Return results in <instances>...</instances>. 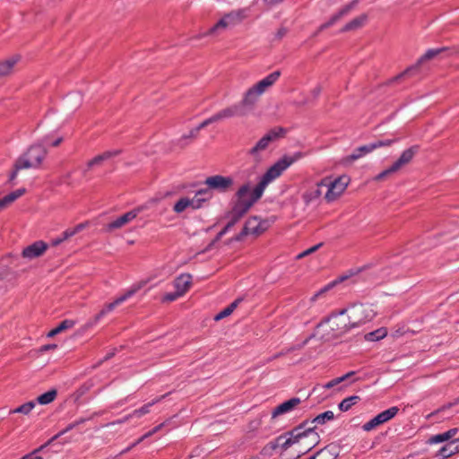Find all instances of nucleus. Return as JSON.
<instances>
[{"label":"nucleus","instance_id":"1","mask_svg":"<svg viewBox=\"0 0 459 459\" xmlns=\"http://www.w3.org/2000/svg\"><path fill=\"white\" fill-rule=\"evenodd\" d=\"M297 160L296 157L284 156L272 165L263 175L258 184L250 192L248 184L241 186L236 193L237 202L229 213L230 221L217 234L212 244L219 241L263 196L267 186L278 178L291 164Z\"/></svg>","mask_w":459,"mask_h":459},{"label":"nucleus","instance_id":"2","mask_svg":"<svg viewBox=\"0 0 459 459\" xmlns=\"http://www.w3.org/2000/svg\"><path fill=\"white\" fill-rule=\"evenodd\" d=\"M307 421L294 428L291 431L278 437L274 442L269 443V447L273 450L281 447L287 450L295 444H302L305 451H309L319 439V435L314 430V428L307 427Z\"/></svg>","mask_w":459,"mask_h":459},{"label":"nucleus","instance_id":"3","mask_svg":"<svg viewBox=\"0 0 459 459\" xmlns=\"http://www.w3.org/2000/svg\"><path fill=\"white\" fill-rule=\"evenodd\" d=\"M280 75V71H274L250 87L244 93L242 100L238 103L247 116L255 108L259 98L268 88L275 83Z\"/></svg>","mask_w":459,"mask_h":459},{"label":"nucleus","instance_id":"4","mask_svg":"<svg viewBox=\"0 0 459 459\" xmlns=\"http://www.w3.org/2000/svg\"><path fill=\"white\" fill-rule=\"evenodd\" d=\"M47 154L48 151L40 142L34 143L17 159V169H38Z\"/></svg>","mask_w":459,"mask_h":459},{"label":"nucleus","instance_id":"5","mask_svg":"<svg viewBox=\"0 0 459 459\" xmlns=\"http://www.w3.org/2000/svg\"><path fill=\"white\" fill-rule=\"evenodd\" d=\"M374 316L375 312L370 306L364 304L354 305L351 308L349 323L344 324L342 327H337L336 330L339 331L340 333H345L351 328L359 327L367 321H370ZM335 325L338 326V324Z\"/></svg>","mask_w":459,"mask_h":459},{"label":"nucleus","instance_id":"6","mask_svg":"<svg viewBox=\"0 0 459 459\" xmlns=\"http://www.w3.org/2000/svg\"><path fill=\"white\" fill-rule=\"evenodd\" d=\"M144 285V282H139L137 284H134L130 289H128L123 295L117 297L113 302L106 304L102 309L89 322V325L92 326L104 317L107 314L113 311L117 306L124 303L129 298L133 297L138 290H140Z\"/></svg>","mask_w":459,"mask_h":459},{"label":"nucleus","instance_id":"7","mask_svg":"<svg viewBox=\"0 0 459 459\" xmlns=\"http://www.w3.org/2000/svg\"><path fill=\"white\" fill-rule=\"evenodd\" d=\"M247 17L245 10L233 11L224 15L216 24H214L204 35L215 33L218 30H225L228 27L235 26L240 23Z\"/></svg>","mask_w":459,"mask_h":459},{"label":"nucleus","instance_id":"8","mask_svg":"<svg viewBox=\"0 0 459 459\" xmlns=\"http://www.w3.org/2000/svg\"><path fill=\"white\" fill-rule=\"evenodd\" d=\"M349 183V179L346 177H339L333 181L328 179L321 180V185L327 187L325 193V199L328 202H333L337 199L346 189Z\"/></svg>","mask_w":459,"mask_h":459},{"label":"nucleus","instance_id":"9","mask_svg":"<svg viewBox=\"0 0 459 459\" xmlns=\"http://www.w3.org/2000/svg\"><path fill=\"white\" fill-rule=\"evenodd\" d=\"M286 130L282 127H275L271 129L265 135H264L256 144L251 148L248 153L256 158L261 152H264L267 149L270 143L282 137L285 134Z\"/></svg>","mask_w":459,"mask_h":459},{"label":"nucleus","instance_id":"10","mask_svg":"<svg viewBox=\"0 0 459 459\" xmlns=\"http://www.w3.org/2000/svg\"><path fill=\"white\" fill-rule=\"evenodd\" d=\"M267 226L266 221H260L257 217H251L246 221L241 232L236 236L235 240L240 241L249 234L259 236L266 230Z\"/></svg>","mask_w":459,"mask_h":459},{"label":"nucleus","instance_id":"11","mask_svg":"<svg viewBox=\"0 0 459 459\" xmlns=\"http://www.w3.org/2000/svg\"><path fill=\"white\" fill-rule=\"evenodd\" d=\"M204 184L208 186V190H217L219 192L228 191L233 185V178L230 177H223L221 175H215L208 177Z\"/></svg>","mask_w":459,"mask_h":459},{"label":"nucleus","instance_id":"12","mask_svg":"<svg viewBox=\"0 0 459 459\" xmlns=\"http://www.w3.org/2000/svg\"><path fill=\"white\" fill-rule=\"evenodd\" d=\"M448 48H432L429 49L418 61L417 65L411 66L404 70L403 73L398 74L397 76L394 77L392 82H396L398 80H401L402 78H404L405 76H408L412 74V72L416 71L420 65V64L423 63L424 61L430 60L442 52L447 51Z\"/></svg>","mask_w":459,"mask_h":459},{"label":"nucleus","instance_id":"13","mask_svg":"<svg viewBox=\"0 0 459 459\" xmlns=\"http://www.w3.org/2000/svg\"><path fill=\"white\" fill-rule=\"evenodd\" d=\"M47 249L48 245L44 241L39 240L26 247L22 255L24 258L31 260L42 255Z\"/></svg>","mask_w":459,"mask_h":459},{"label":"nucleus","instance_id":"14","mask_svg":"<svg viewBox=\"0 0 459 459\" xmlns=\"http://www.w3.org/2000/svg\"><path fill=\"white\" fill-rule=\"evenodd\" d=\"M214 115H215L218 122L221 121L223 119L231 118L234 117H246L247 116L238 102L218 111Z\"/></svg>","mask_w":459,"mask_h":459},{"label":"nucleus","instance_id":"15","mask_svg":"<svg viewBox=\"0 0 459 459\" xmlns=\"http://www.w3.org/2000/svg\"><path fill=\"white\" fill-rule=\"evenodd\" d=\"M140 211H141V209H134V210H132V211L123 214L122 216L117 218L115 221L108 223L107 225V230L108 231H112L114 230L122 228L126 224L132 221L134 218H136V216L138 215Z\"/></svg>","mask_w":459,"mask_h":459},{"label":"nucleus","instance_id":"16","mask_svg":"<svg viewBox=\"0 0 459 459\" xmlns=\"http://www.w3.org/2000/svg\"><path fill=\"white\" fill-rule=\"evenodd\" d=\"M301 403V400L298 397H293L288 401L283 402L280 405H278L272 413L273 418H276L279 415L287 413L290 411H292L294 408H296L299 403Z\"/></svg>","mask_w":459,"mask_h":459},{"label":"nucleus","instance_id":"17","mask_svg":"<svg viewBox=\"0 0 459 459\" xmlns=\"http://www.w3.org/2000/svg\"><path fill=\"white\" fill-rule=\"evenodd\" d=\"M191 284L192 277L190 274L186 273L180 274L173 281L175 290H177L181 296L185 295V293L189 290Z\"/></svg>","mask_w":459,"mask_h":459},{"label":"nucleus","instance_id":"18","mask_svg":"<svg viewBox=\"0 0 459 459\" xmlns=\"http://www.w3.org/2000/svg\"><path fill=\"white\" fill-rule=\"evenodd\" d=\"M418 149L419 147L415 145L403 151L399 159L394 163L395 167L400 169L402 167L410 163L417 153Z\"/></svg>","mask_w":459,"mask_h":459},{"label":"nucleus","instance_id":"19","mask_svg":"<svg viewBox=\"0 0 459 459\" xmlns=\"http://www.w3.org/2000/svg\"><path fill=\"white\" fill-rule=\"evenodd\" d=\"M20 61L19 56H13L6 60L0 62V77L10 75L15 65Z\"/></svg>","mask_w":459,"mask_h":459},{"label":"nucleus","instance_id":"20","mask_svg":"<svg viewBox=\"0 0 459 459\" xmlns=\"http://www.w3.org/2000/svg\"><path fill=\"white\" fill-rule=\"evenodd\" d=\"M458 432H459V429H457V428L450 429L449 430H447L444 433H440V434L434 435V436L430 437L428 443L430 445H433V444L448 441V440L452 439Z\"/></svg>","mask_w":459,"mask_h":459},{"label":"nucleus","instance_id":"21","mask_svg":"<svg viewBox=\"0 0 459 459\" xmlns=\"http://www.w3.org/2000/svg\"><path fill=\"white\" fill-rule=\"evenodd\" d=\"M352 7H353V4H350L345 5L344 7H342L337 13L333 14L327 22L323 23L319 27L318 30L321 31V30H323L325 29L329 28L330 26L333 25L342 17H343L344 15H347L351 12Z\"/></svg>","mask_w":459,"mask_h":459},{"label":"nucleus","instance_id":"22","mask_svg":"<svg viewBox=\"0 0 459 459\" xmlns=\"http://www.w3.org/2000/svg\"><path fill=\"white\" fill-rule=\"evenodd\" d=\"M211 197V194L208 189H201L196 192L195 195L193 198H190L192 209H199L203 203L207 201Z\"/></svg>","mask_w":459,"mask_h":459},{"label":"nucleus","instance_id":"23","mask_svg":"<svg viewBox=\"0 0 459 459\" xmlns=\"http://www.w3.org/2000/svg\"><path fill=\"white\" fill-rule=\"evenodd\" d=\"M394 142V140H378L374 143L359 147V151L361 152L362 156H364L377 148L390 146Z\"/></svg>","mask_w":459,"mask_h":459},{"label":"nucleus","instance_id":"24","mask_svg":"<svg viewBox=\"0 0 459 459\" xmlns=\"http://www.w3.org/2000/svg\"><path fill=\"white\" fill-rule=\"evenodd\" d=\"M119 154V151H107L100 155H97L93 159L88 161L87 167L88 169H91L94 166L100 165L103 161L109 160L112 157H115Z\"/></svg>","mask_w":459,"mask_h":459},{"label":"nucleus","instance_id":"25","mask_svg":"<svg viewBox=\"0 0 459 459\" xmlns=\"http://www.w3.org/2000/svg\"><path fill=\"white\" fill-rule=\"evenodd\" d=\"M169 394H165L160 397H157L155 399H153L152 402L144 404L143 406H142L141 408L137 409V410H134L133 412H132V415L134 417H136V418H140L147 413L150 412L151 411V407L153 406L154 404L161 402L164 398H166L168 396Z\"/></svg>","mask_w":459,"mask_h":459},{"label":"nucleus","instance_id":"26","mask_svg":"<svg viewBox=\"0 0 459 459\" xmlns=\"http://www.w3.org/2000/svg\"><path fill=\"white\" fill-rule=\"evenodd\" d=\"M367 19L368 16L366 14H361L351 20L350 22L346 23L345 26L341 30V31L345 32L350 30H356L365 24Z\"/></svg>","mask_w":459,"mask_h":459},{"label":"nucleus","instance_id":"27","mask_svg":"<svg viewBox=\"0 0 459 459\" xmlns=\"http://www.w3.org/2000/svg\"><path fill=\"white\" fill-rule=\"evenodd\" d=\"M26 192L25 188L17 189L0 199V208H4L8 204L14 202L16 199L21 197Z\"/></svg>","mask_w":459,"mask_h":459},{"label":"nucleus","instance_id":"28","mask_svg":"<svg viewBox=\"0 0 459 459\" xmlns=\"http://www.w3.org/2000/svg\"><path fill=\"white\" fill-rule=\"evenodd\" d=\"M399 411V408L396 406L390 407L389 409L378 413L377 415V420L382 424H385L394 418Z\"/></svg>","mask_w":459,"mask_h":459},{"label":"nucleus","instance_id":"29","mask_svg":"<svg viewBox=\"0 0 459 459\" xmlns=\"http://www.w3.org/2000/svg\"><path fill=\"white\" fill-rule=\"evenodd\" d=\"M57 395V391L56 389H51L37 397V403L42 405L51 403Z\"/></svg>","mask_w":459,"mask_h":459},{"label":"nucleus","instance_id":"30","mask_svg":"<svg viewBox=\"0 0 459 459\" xmlns=\"http://www.w3.org/2000/svg\"><path fill=\"white\" fill-rule=\"evenodd\" d=\"M324 186V185H321V182L316 184V186L314 187H311L309 190H307L304 195H303V199L307 202V203H309L311 202L312 200L316 199V198H318L321 195H322V191H321V187Z\"/></svg>","mask_w":459,"mask_h":459},{"label":"nucleus","instance_id":"31","mask_svg":"<svg viewBox=\"0 0 459 459\" xmlns=\"http://www.w3.org/2000/svg\"><path fill=\"white\" fill-rule=\"evenodd\" d=\"M241 299H237L231 304H230L227 307L222 309L220 313H218L214 316L215 321H219L226 316H229L238 307V305L241 302Z\"/></svg>","mask_w":459,"mask_h":459},{"label":"nucleus","instance_id":"32","mask_svg":"<svg viewBox=\"0 0 459 459\" xmlns=\"http://www.w3.org/2000/svg\"><path fill=\"white\" fill-rule=\"evenodd\" d=\"M360 400V398L358 396V395H352V396H350V397H347L345 399H343L340 403H339V409L342 411H349L354 404H356Z\"/></svg>","mask_w":459,"mask_h":459},{"label":"nucleus","instance_id":"33","mask_svg":"<svg viewBox=\"0 0 459 459\" xmlns=\"http://www.w3.org/2000/svg\"><path fill=\"white\" fill-rule=\"evenodd\" d=\"M334 419V414L332 411H326L316 417H315L311 423H315L317 425H323L326 423L327 421H331Z\"/></svg>","mask_w":459,"mask_h":459},{"label":"nucleus","instance_id":"34","mask_svg":"<svg viewBox=\"0 0 459 459\" xmlns=\"http://www.w3.org/2000/svg\"><path fill=\"white\" fill-rule=\"evenodd\" d=\"M387 334V330L384 327L370 332L365 335L367 341L374 342L378 341L385 337Z\"/></svg>","mask_w":459,"mask_h":459},{"label":"nucleus","instance_id":"35","mask_svg":"<svg viewBox=\"0 0 459 459\" xmlns=\"http://www.w3.org/2000/svg\"><path fill=\"white\" fill-rule=\"evenodd\" d=\"M88 223L87 222H83V223H80L78 225H76L75 227L74 228H69V229H66L63 233V239H68L70 238H72L73 236H74L75 234L79 233L80 231H82V230H84L86 227H87Z\"/></svg>","mask_w":459,"mask_h":459},{"label":"nucleus","instance_id":"36","mask_svg":"<svg viewBox=\"0 0 459 459\" xmlns=\"http://www.w3.org/2000/svg\"><path fill=\"white\" fill-rule=\"evenodd\" d=\"M35 405H36V402L30 401L28 403H25L18 406L17 408L13 409V410H12L10 411V413H22L24 415H28L32 411V409L35 407Z\"/></svg>","mask_w":459,"mask_h":459},{"label":"nucleus","instance_id":"37","mask_svg":"<svg viewBox=\"0 0 459 459\" xmlns=\"http://www.w3.org/2000/svg\"><path fill=\"white\" fill-rule=\"evenodd\" d=\"M354 375H355V371H350L347 374H345V375H343V376H342L340 377H336V378L327 382L324 385V388L330 389V388H332V387L341 384L342 382L350 379Z\"/></svg>","mask_w":459,"mask_h":459},{"label":"nucleus","instance_id":"38","mask_svg":"<svg viewBox=\"0 0 459 459\" xmlns=\"http://www.w3.org/2000/svg\"><path fill=\"white\" fill-rule=\"evenodd\" d=\"M190 205H191L190 198H188V197H182L174 204L173 211L176 213H181L184 211H186V209L190 207Z\"/></svg>","mask_w":459,"mask_h":459},{"label":"nucleus","instance_id":"39","mask_svg":"<svg viewBox=\"0 0 459 459\" xmlns=\"http://www.w3.org/2000/svg\"><path fill=\"white\" fill-rule=\"evenodd\" d=\"M398 170L399 169L395 167V165L393 164L388 169H386L383 170L382 172H380L379 174H377L374 178V180H376V181H382V180L385 179L387 177H389L390 175L397 172Z\"/></svg>","mask_w":459,"mask_h":459},{"label":"nucleus","instance_id":"40","mask_svg":"<svg viewBox=\"0 0 459 459\" xmlns=\"http://www.w3.org/2000/svg\"><path fill=\"white\" fill-rule=\"evenodd\" d=\"M454 444H451V442L445 445L441 449L438 451V455H440L442 458H448L454 455H455V452L454 451L453 447Z\"/></svg>","mask_w":459,"mask_h":459},{"label":"nucleus","instance_id":"41","mask_svg":"<svg viewBox=\"0 0 459 459\" xmlns=\"http://www.w3.org/2000/svg\"><path fill=\"white\" fill-rule=\"evenodd\" d=\"M63 142V137H57L56 139L51 141V136L46 135L40 140V143L43 144V146L50 145L53 147H57L61 143Z\"/></svg>","mask_w":459,"mask_h":459},{"label":"nucleus","instance_id":"42","mask_svg":"<svg viewBox=\"0 0 459 459\" xmlns=\"http://www.w3.org/2000/svg\"><path fill=\"white\" fill-rule=\"evenodd\" d=\"M351 275H342L339 277L338 279V281L342 282V281H344L345 280H347ZM337 282V281H333V283L331 284H328L327 286H325V288H323L322 290H320L318 292H316L313 297H312V300H316L322 293L327 291L328 290L331 289L332 286H333L335 283Z\"/></svg>","mask_w":459,"mask_h":459},{"label":"nucleus","instance_id":"43","mask_svg":"<svg viewBox=\"0 0 459 459\" xmlns=\"http://www.w3.org/2000/svg\"><path fill=\"white\" fill-rule=\"evenodd\" d=\"M381 425V423L379 422V420H377V417L375 416L374 418H372L370 420H368V422L364 423L363 426H362V429L364 431H367V432H369L375 429H377V427H379Z\"/></svg>","mask_w":459,"mask_h":459},{"label":"nucleus","instance_id":"44","mask_svg":"<svg viewBox=\"0 0 459 459\" xmlns=\"http://www.w3.org/2000/svg\"><path fill=\"white\" fill-rule=\"evenodd\" d=\"M75 325V321L72 319L63 320L58 325V330L60 333L71 329Z\"/></svg>","mask_w":459,"mask_h":459},{"label":"nucleus","instance_id":"45","mask_svg":"<svg viewBox=\"0 0 459 459\" xmlns=\"http://www.w3.org/2000/svg\"><path fill=\"white\" fill-rule=\"evenodd\" d=\"M180 297H182V296L180 294H178V292L177 290H175L174 292L166 293L161 298V301L162 302H172V301L177 300Z\"/></svg>","mask_w":459,"mask_h":459},{"label":"nucleus","instance_id":"46","mask_svg":"<svg viewBox=\"0 0 459 459\" xmlns=\"http://www.w3.org/2000/svg\"><path fill=\"white\" fill-rule=\"evenodd\" d=\"M215 122H218L217 121V118L215 117V115H212V117H210L209 118L204 120L201 124H199L198 126H196L199 131L204 127H206L207 126L212 124V123H215Z\"/></svg>","mask_w":459,"mask_h":459},{"label":"nucleus","instance_id":"47","mask_svg":"<svg viewBox=\"0 0 459 459\" xmlns=\"http://www.w3.org/2000/svg\"><path fill=\"white\" fill-rule=\"evenodd\" d=\"M169 420H166V421L157 425L152 430H150L147 433H145V437H152V435H154L155 433L160 431L163 427H165L169 423Z\"/></svg>","mask_w":459,"mask_h":459},{"label":"nucleus","instance_id":"48","mask_svg":"<svg viewBox=\"0 0 459 459\" xmlns=\"http://www.w3.org/2000/svg\"><path fill=\"white\" fill-rule=\"evenodd\" d=\"M307 342H308V339H306L304 342H302L299 344L292 345L289 348H286V352L290 353L296 350H301L302 348H304L307 345Z\"/></svg>","mask_w":459,"mask_h":459},{"label":"nucleus","instance_id":"49","mask_svg":"<svg viewBox=\"0 0 459 459\" xmlns=\"http://www.w3.org/2000/svg\"><path fill=\"white\" fill-rule=\"evenodd\" d=\"M363 157L361 152L359 151V148L353 151V152L347 157V160L350 161L356 160L359 158Z\"/></svg>","mask_w":459,"mask_h":459},{"label":"nucleus","instance_id":"50","mask_svg":"<svg viewBox=\"0 0 459 459\" xmlns=\"http://www.w3.org/2000/svg\"><path fill=\"white\" fill-rule=\"evenodd\" d=\"M199 132H200L199 129L197 127H195V128L190 130L188 134L184 135L183 138L184 139H186V138L195 139V138L197 137Z\"/></svg>","mask_w":459,"mask_h":459},{"label":"nucleus","instance_id":"51","mask_svg":"<svg viewBox=\"0 0 459 459\" xmlns=\"http://www.w3.org/2000/svg\"><path fill=\"white\" fill-rule=\"evenodd\" d=\"M287 34V29L286 28H280L276 32V38L278 39H282Z\"/></svg>","mask_w":459,"mask_h":459},{"label":"nucleus","instance_id":"52","mask_svg":"<svg viewBox=\"0 0 459 459\" xmlns=\"http://www.w3.org/2000/svg\"><path fill=\"white\" fill-rule=\"evenodd\" d=\"M56 347H57L56 344H46V345H43L40 347V351L44 352V351H48L50 350H55V349H56Z\"/></svg>","mask_w":459,"mask_h":459},{"label":"nucleus","instance_id":"53","mask_svg":"<svg viewBox=\"0 0 459 459\" xmlns=\"http://www.w3.org/2000/svg\"><path fill=\"white\" fill-rule=\"evenodd\" d=\"M132 418H134V416L132 415V413H130V414L125 416L123 419L117 420V421L113 422L112 424H122V423L128 421Z\"/></svg>","mask_w":459,"mask_h":459},{"label":"nucleus","instance_id":"54","mask_svg":"<svg viewBox=\"0 0 459 459\" xmlns=\"http://www.w3.org/2000/svg\"><path fill=\"white\" fill-rule=\"evenodd\" d=\"M65 240V239H63V235L61 234L60 237L53 238L51 240V245L54 246V247H56L58 245H60L62 242H64Z\"/></svg>","mask_w":459,"mask_h":459},{"label":"nucleus","instance_id":"55","mask_svg":"<svg viewBox=\"0 0 459 459\" xmlns=\"http://www.w3.org/2000/svg\"><path fill=\"white\" fill-rule=\"evenodd\" d=\"M13 168H14L13 171L10 175L11 181H13L17 177L18 171L22 169H17V160L15 161Z\"/></svg>","mask_w":459,"mask_h":459},{"label":"nucleus","instance_id":"56","mask_svg":"<svg viewBox=\"0 0 459 459\" xmlns=\"http://www.w3.org/2000/svg\"><path fill=\"white\" fill-rule=\"evenodd\" d=\"M450 442L454 444L453 447L455 454L459 453V438L453 439Z\"/></svg>","mask_w":459,"mask_h":459},{"label":"nucleus","instance_id":"57","mask_svg":"<svg viewBox=\"0 0 459 459\" xmlns=\"http://www.w3.org/2000/svg\"><path fill=\"white\" fill-rule=\"evenodd\" d=\"M290 352H286V349H283L281 350V351H279L278 353L274 354L271 359H276L280 357H282V356H285L287 354H289Z\"/></svg>","mask_w":459,"mask_h":459},{"label":"nucleus","instance_id":"58","mask_svg":"<svg viewBox=\"0 0 459 459\" xmlns=\"http://www.w3.org/2000/svg\"><path fill=\"white\" fill-rule=\"evenodd\" d=\"M58 333H60V332L58 330V327L56 326V327H55L54 329H52L51 331L48 332V337L51 338V337L56 336Z\"/></svg>","mask_w":459,"mask_h":459},{"label":"nucleus","instance_id":"59","mask_svg":"<svg viewBox=\"0 0 459 459\" xmlns=\"http://www.w3.org/2000/svg\"><path fill=\"white\" fill-rule=\"evenodd\" d=\"M149 437H145V434L143 436H142L140 438H138L135 442H134L132 444V446H136L137 445H139L141 442H143L144 439L148 438Z\"/></svg>","mask_w":459,"mask_h":459},{"label":"nucleus","instance_id":"60","mask_svg":"<svg viewBox=\"0 0 459 459\" xmlns=\"http://www.w3.org/2000/svg\"><path fill=\"white\" fill-rule=\"evenodd\" d=\"M149 437H145V434L143 436H142L140 438H138L135 442H134L132 444V446H136L137 445H139L141 442H143L144 439L148 438Z\"/></svg>","mask_w":459,"mask_h":459},{"label":"nucleus","instance_id":"61","mask_svg":"<svg viewBox=\"0 0 459 459\" xmlns=\"http://www.w3.org/2000/svg\"><path fill=\"white\" fill-rule=\"evenodd\" d=\"M326 453H328L327 448H324V449H322L320 452H318V453L316 454V455H315L312 459H316V457H319V456H321V455H325Z\"/></svg>","mask_w":459,"mask_h":459},{"label":"nucleus","instance_id":"62","mask_svg":"<svg viewBox=\"0 0 459 459\" xmlns=\"http://www.w3.org/2000/svg\"><path fill=\"white\" fill-rule=\"evenodd\" d=\"M321 246H322V244H321V243H320V244H318V245H316V246H314V247H312L308 248V252H311V254H312V253H314L315 251H316V250L319 248V247H321Z\"/></svg>","mask_w":459,"mask_h":459},{"label":"nucleus","instance_id":"63","mask_svg":"<svg viewBox=\"0 0 459 459\" xmlns=\"http://www.w3.org/2000/svg\"><path fill=\"white\" fill-rule=\"evenodd\" d=\"M310 254H311V252H308V249H307L304 252H302L299 255H298L297 257L299 259V258H302V257H304V256H306L307 255H310Z\"/></svg>","mask_w":459,"mask_h":459},{"label":"nucleus","instance_id":"64","mask_svg":"<svg viewBox=\"0 0 459 459\" xmlns=\"http://www.w3.org/2000/svg\"><path fill=\"white\" fill-rule=\"evenodd\" d=\"M134 447V446H132V444H131V445H130L129 446H127L126 449H124L123 451H121V452H120V455H124V454H126V453L129 452V451H130L131 449H133Z\"/></svg>","mask_w":459,"mask_h":459}]
</instances>
